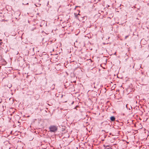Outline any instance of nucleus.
I'll return each mask as SVG.
<instances>
[{
  "label": "nucleus",
  "mask_w": 149,
  "mask_h": 149,
  "mask_svg": "<svg viewBox=\"0 0 149 149\" xmlns=\"http://www.w3.org/2000/svg\"><path fill=\"white\" fill-rule=\"evenodd\" d=\"M49 129L50 131L52 132H55L57 130V127L55 126H52L49 127Z\"/></svg>",
  "instance_id": "1"
},
{
  "label": "nucleus",
  "mask_w": 149,
  "mask_h": 149,
  "mask_svg": "<svg viewBox=\"0 0 149 149\" xmlns=\"http://www.w3.org/2000/svg\"><path fill=\"white\" fill-rule=\"evenodd\" d=\"M115 118L114 116H112L110 118V119L112 121L115 120Z\"/></svg>",
  "instance_id": "2"
},
{
  "label": "nucleus",
  "mask_w": 149,
  "mask_h": 149,
  "mask_svg": "<svg viewBox=\"0 0 149 149\" xmlns=\"http://www.w3.org/2000/svg\"><path fill=\"white\" fill-rule=\"evenodd\" d=\"M128 37V36H126L125 37V38L126 39Z\"/></svg>",
  "instance_id": "3"
},
{
  "label": "nucleus",
  "mask_w": 149,
  "mask_h": 149,
  "mask_svg": "<svg viewBox=\"0 0 149 149\" xmlns=\"http://www.w3.org/2000/svg\"><path fill=\"white\" fill-rule=\"evenodd\" d=\"M1 45V42H0V45Z\"/></svg>",
  "instance_id": "4"
},
{
  "label": "nucleus",
  "mask_w": 149,
  "mask_h": 149,
  "mask_svg": "<svg viewBox=\"0 0 149 149\" xmlns=\"http://www.w3.org/2000/svg\"><path fill=\"white\" fill-rule=\"evenodd\" d=\"M74 103V102H73L72 103V104H73Z\"/></svg>",
  "instance_id": "5"
},
{
  "label": "nucleus",
  "mask_w": 149,
  "mask_h": 149,
  "mask_svg": "<svg viewBox=\"0 0 149 149\" xmlns=\"http://www.w3.org/2000/svg\"><path fill=\"white\" fill-rule=\"evenodd\" d=\"M126 107H127V105H126Z\"/></svg>",
  "instance_id": "6"
}]
</instances>
